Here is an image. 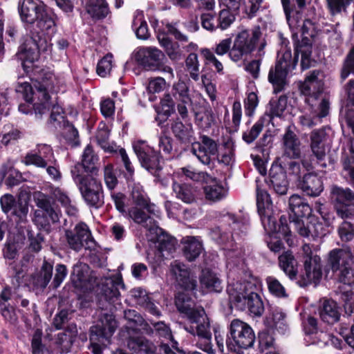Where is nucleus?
I'll return each instance as SVG.
<instances>
[{"label":"nucleus","mask_w":354,"mask_h":354,"mask_svg":"<svg viewBox=\"0 0 354 354\" xmlns=\"http://www.w3.org/2000/svg\"><path fill=\"white\" fill-rule=\"evenodd\" d=\"M30 41L26 42L19 48L17 53L18 57L21 60V66L24 71L30 75H38L41 84L38 86L39 93L45 97L46 88L53 87V80H55V75L44 68H41L35 63L39 59V52L51 50L50 42L53 34H46L44 31L39 32L34 28L30 30Z\"/></svg>","instance_id":"obj_1"},{"label":"nucleus","mask_w":354,"mask_h":354,"mask_svg":"<svg viewBox=\"0 0 354 354\" xmlns=\"http://www.w3.org/2000/svg\"><path fill=\"white\" fill-rule=\"evenodd\" d=\"M175 304L178 311L184 314L189 322L184 326V329L198 337L196 346L208 354L214 353L210 324L204 308L195 306L194 301L184 292L177 295Z\"/></svg>","instance_id":"obj_2"},{"label":"nucleus","mask_w":354,"mask_h":354,"mask_svg":"<svg viewBox=\"0 0 354 354\" xmlns=\"http://www.w3.org/2000/svg\"><path fill=\"white\" fill-rule=\"evenodd\" d=\"M261 288V282L251 274H245V279L230 281L227 287L231 307L239 310L246 308L254 317H260L264 312V305L257 292Z\"/></svg>","instance_id":"obj_3"},{"label":"nucleus","mask_w":354,"mask_h":354,"mask_svg":"<svg viewBox=\"0 0 354 354\" xmlns=\"http://www.w3.org/2000/svg\"><path fill=\"white\" fill-rule=\"evenodd\" d=\"M19 12L21 19L26 24V28L30 31L37 28L46 34H53L55 24L53 18L45 8L44 3L39 0H20Z\"/></svg>","instance_id":"obj_4"},{"label":"nucleus","mask_w":354,"mask_h":354,"mask_svg":"<svg viewBox=\"0 0 354 354\" xmlns=\"http://www.w3.org/2000/svg\"><path fill=\"white\" fill-rule=\"evenodd\" d=\"M289 207L295 218L290 221L292 227L301 236L305 238H315L322 234L323 225L319 222L306 223L301 218L311 214L312 209L310 205L297 194L291 196L289 198Z\"/></svg>","instance_id":"obj_5"},{"label":"nucleus","mask_w":354,"mask_h":354,"mask_svg":"<svg viewBox=\"0 0 354 354\" xmlns=\"http://www.w3.org/2000/svg\"><path fill=\"white\" fill-rule=\"evenodd\" d=\"M317 71H313L306 77L301 86V93L306 96L305 102L307 104L306 109L315 118L319 120L326 117L329 112V102L322 95V83L318 80Z\"/></svg>","instance_id":"obj_6"},{"label":"nucleus","mask_w":354,"mask_h":354,"mask_svg":"<svg viewBox=\"0 0 354 354\" xmlns=\"http://www.w3.org/2000/svg\"><path fill=\"white\" fill-rule=\"evenodd\" d=\"M297 61L298 54L297 53L292 57L290 48H288L287 46L281 47L277 53L275 64L270 68L268 76V82L272 85L274 93L284 90L288 84V75L295 68Z\"/></svg>","instance_id":"obj_7"},{"label":"nucleus","mask_w":354,"mask_h":354,"mask_svg":"<svg viewBox=\"0 0 354 354\" xmlns=\"http://www.w3.org/2000/svg\"><path fill=\"white\" fill-rule=\"evenodd\" d=\"M80 168V165L72 167L71 173L73 180L86 203L90 207L99 208L104 204L102 184L91 175L81 176L79 170Z\"/></svg>","instance_id":"obj_8"},{"label":"nucleus","mask_w":354,"mask_h":354,"mask_svg":"<svg viewBox=\"0 0 354 354\" xmlns=\"http://www.w3.org/2000/svg\"><path fill=\"white\" fill-rule=\"evenodd\" d=\"M328 265L340 283H354V260L350 249L335 248L328 253Z\"/></svg>","instance_id":"obj_9"},{"label":"nucleus","mask_w":354,"mask_h":354,"mask_svg":"<svg viewBox=\"0 0 354 354\" xmlns=\"http://www.w3.org/2000/svg\"><path fill=\"white\" fill-rule=\"evenodd\" d=\"M38 75H32V80H35L36 83L34 84V88L28 82H18L16 86L15 91L17 93H19L22 95V97L26 102L35 101L34 102V111L35 115L37 118H41L44 114H46L49 111L48 99L50 97V93L57 92L54 82L55 80H53V87L50 88H45L46 95L43 97L41 93L38 92V86L41 84V80H39Z\"/></svg>","instance_id":"obj_10"},{"label":"nucleus","mask_w":354,"mask_h":354,"mask_svg":"<svg viewBox=\"0 0 354 354\" xmlns=\"http://www.w3.org/2000/svg\"><path fill=\"white\" fill-rule=\"evenodd\" d=\"M261 36L259 26L239 31L234 39L230 58L234 62L245 61L256 48Z\"/></svg>","instance_id":"obj_11"},{"label":"nucleus","mask_w":354,"mask_h":354,"mask_svg":"<svg viewBox=\"0 0 354 354\" xmlns=\"http://www.w3.org/2000/svg\"><path fill=\"white\" fill-rule=\"evenodd\" d=\"M117 322L112 313H100L97 324L90 328V342L93 354H102L101 344H110V339L115 333Z\"/></svg>","instance_id":"obj_12"},{"label":"nucleus","mask_w":354,"mask_h":354,"mask_svg":"<svg viewBox=\"0 0 354 354\" xmlns=\"http://www.w3.org/2000/svg\"><path fill=\"white\" fill-rule=\"evenodd\" d=\"M248 227V219L241 221L234 214L227 212L221 216L220 225L214 234L218 235L217 241L219 243H230L245 235Z\"/></svg>","instance_id":"obj_13"},{"label":"nucleus","mask_w":354,"mask_h":354,"mask_svg":"<svg viewBox=\"0 0 354 354\" xmlns=\"http://www.w3.org/2000/svg\"><path fill=\"white\" fill-rule=\"evenodd\" d=\"M254 341V333L248 324L239 319L230 322L226 342L231 349L249 348L253 346Z\"/></svg>","instance_id":"obj_14"},{"label":"nucleus","mask_w":354,"mask_h":354,"mask_svg":"<svg viewBox=\"0 0 354 354\" xmlns=\"http://www.w3.org/2000/svg\"><path fill=\"white\" fill-rule=\"evenodd\" d=\"M133 149L141 166L153 176H158L163 164L160 151H156L144 140L134 141Z\"/></svg>","instance_id":"obj_15"},{"label":"nucleus","mask_w":354,"mask_h":354,"mask_svg":"<svg viewBox=\"0 0 354 354\" xmlns=\"http://www.w3.org/2000/svg\"><path fill=\"white\" fill-rule=\"evenodd\" d=\"M120 288H124L122 279L120 276L106 278L102 284L99 295L98 306L102 310L112 311L120 303Z\"/></svg>","instance_id":"obj_16"},{"label":"nucleus","mask_w":354,"mask_h":354,"mask_svg":"<svg viewBox=\"0 0 354 354\" xmlns=\"http://www.w3.org/2000/svg\"><path fill=\"white\" fill-rule=\"evenodd\" d=\"M302 250L305 255L304 271L299 276L297 283L305 287L312 283H317L322 276L321 259L318 255L313 254L309 244H304Z\"/></svg>","instance_id":"obj_17"},{"label":"nucleus","mask_w":354,"mask_h":354,"mask_svg":"<svg viewBox=\"0 0 354 354\" xmlns=\"http://www.w3.org/2000/svg\"><path fill=\"white\" fill-rule=\"evenodd\" d=\"M330 194L337 215L342 218H354V192L335 185Z\"/></svg>","instance_id":"obj_18"},{"label":"nucleus","mask_w":354,"mask_h":354,"mask_svg":"<svg viewBox=\"0 0 354 354\" xmlns=\"http://www.w3.org/2000/svg\"><path fill=\"white\" fill-rule=\"evenodd\" d=\"M65 236L69 248L76 252L83 248L91 250L95 247L91 231L84 223L77 224L73 230H66Z\"/></svg>","instance_id":"obj_19"},{"label":"nucleus","mask_w":354,"mask_h":354,"mask_svg":"<svg viewBox=\"0 0 354 354\" xmlns=\"http://www.w3.org/2000/svg\"><path fill=\"white\" fill-rule=\"evenodd\" d=\"M2 211L5 214H10L16 217L17 222H24L28 213V201L24 198L23 191L19 194L18 199L9 194H6L1 197L0 199Z\"/></svg>","instance_id":"obj_20"},{"label":"nucleus","mask_w":354,"mask_h":354,"mask_svg":"<svg viewBox=\"0 0 354 354\" xmlns=\"http://www.w3.org/2000/svg\"><path fill=\"white\" fill-rule=\"evenodd\" d=\"M56 159L53 148L47 144H37L36 147L28 152L22 160V162L26 165H34L37 168L46 167L53 160Z\"/></svg>","instance_id":"obj_21"},{"label":"nucleus","mask_w":354,"mask_h":354,"mask_svg":"<svg viewBox=\"0 0 354 354\" xmlns=\"http://www.w3.org/2000/svg\"><path fill=\"white\" fill-rule=\"evenodd\" d=\"M155 330V335L160 339V354H176V352L183 353L178 347V343L172 335L169 325L164 322H158L151 324Z\"/></svg>","instance_id":"obj_22"},{"label":"nucleus","mask_w":354,"mask_h":354,"mask_svg":"<svg viewBox=\"0 0 354 354\" xmlns=\"http://www.w3.org/2000/svg\"><path fill=\"white\" fill-rule=\"evenodd\" d=\"M136 59L139 65L147 71H156L165 58V54L156 47H143L136 53Z\"/></svg>","instance_id":"obj_23"},{"label":"nucleus","mask_w":354,"mask_h":354,"mask_svg":"<svg viewBox=\"0 0 354 354\" xmlns=\"http://www.w3.org/2000/svg\"><path fill=\"white\" fill-rule=\"evenodd\" d=\"M217 142L207 136H201V141L192 144L191 151L198 160L205 165L212 162V156L218 153Z\"/></svg>","instance_id":"obj_24"},{"label":"nucleus","mask_w":354,"mask_h":354,"mask_svg":"<svg viewBox=\"0 0 354 354\" xmlns=\"http://www.w3.org/2000/svg\"><path fill=\"white\" fill-rule=\"evenodd\" d=\"M170 94L176 102L178 114L182 119H187L189 115L187 106L192 102L187 84L179 80L174 84Z\"/></svg>","instance_id":"obj_25"},{"label":"nucleus","mask_w":354,"mask_h":354,"mask_svg":"<svg viewBox=\"0 0 354 354\" xmlns=\"http://www.w3.org/2000/svg\"><path fill=\"white\" fill-rule=\"evenodd\" d=\"M130 196L132 203L139 207L147 210L149 214L155 216L157 218H160L161 212L160 209L153 203L145 191L143 186L140 183H133L130 188Z\"/></svg>","instance_id":"obj_26"},{"label":"nucleus","mask_w":354,"mask_h":354,"mask_svg":"<svg viewBox=\"0 0 354 354\" xmlns=\"http://www.w3.org/2000/svg\"><path fill=\"white\" fill-rule=\"evenodd\" d=\"M144 209L135 206L129 209L127 214L135 223L142 225L150 233L161 232L162 228L158 226V222L154 218L156 217L148 212L147 214Z\"/></svg>","instance_id":"obj_27"},{"label":"nucleus","mask_w":354,"mask_h":354,"mask_svg":"<svg viewBox=\"0 0 354 354\" xmlns=\"http://www.w3.org/2000/svg\"><path fill=\"white\" fill-rule=\"evenodd\" d=\"M258 213L260 216L263 228L268 233L281 232L285 235L290 234V227L286 223V218L284 216L280 217V225H279L277 222V218L273 214L272 208L259 212Z\"/></svg>","instance_id":"obj_28"},{"label":"nucleus","mask_w":354,"mask_h":354,"mask_svg":"<svg viewBox=\"0 0 354 354\" xmlns=\"http://www.w3.org/2000/svg\"><path fill=\"white\" fill-rule=\"evenodd\" d=\"M170 270L178 286L185 290H194L197 286L196 280L190 277L189 269L183 263L174 261L171 263Z\"/></svg>","instance_id":"obj_29"},{"label":"nucleus","mask_w":354,"mask_h":354,"mask_svg":"<svg viewBox=\"0 0 354 354\" xmlns=\"http://www.w3.org/2000/svg\"><path fill=\"white\" fill-rule=\"evenodd\" d=\"M292 17L298 20L297 26L292 27L289 25L292 31L297 32L299 31L302 37V42L304 45L309 46L312 40L315 37L318 32V29L315 23L310 19H301V14L299 11L293 10Z\"/></svg>","instance_id":"obj_30"},{"label":"nucleus","mask_w":354,"mask_h":354,"mask_svg":"<svg viewBox=\"0 0 354 354\" xmlns=\"http://www.w3.org/2000/svg\"><path fill=\"white\" fill-rule=\"evenodd\" d=\"M310 149L317 158V162L322 168L326 167V163L324 162L326 158V133L324 129L314 130L310 133Z\"/></svg>","instance_id":"obj_31"},{"label":"nucleus","mask_w":354,"mask_h":354,"mask_svg":"<svg viewBox=\"0 0 354 354\" xmlns=\"http://www.w3.org/2000/svg\"><path fill=\"white\" fill-rule=\"evenodd\" d=\"M183 257L190 262L194 261L204 250L202 241L198 236H186L180 240Z\"/></svg>","instance_id":"obj_32"},{"label":"nucleus","mask_w":354,"mask_h":354,"mask_svg":"<svg viewBox=\"0 0 354 354\" xmlns=\"http://www.w3.org/2000/svg\"><path fill=\"white\" fill-rule=\"evenodd\" d=\"M299 187L304 193L313 197L320 195L324 189L322 178L314 173L305 174L299 180Z\"/></svg>","instance_id":"obj_33"},{"label":"nucleus","mask_w":354,"mask_h":354,"mask_svg":"<svg viewBox=\"0 0 354 354\" xmlns=\"http://www.w3.org/2000/svg\"><path fill=\"white\" fill-rule=\"evenodd\" d=\"M283 153L290 158H298L301 155V142L297 136L288 127L283 137Z\"/></svg>","instance_id":"obj_34"},{"label":"nucleus","mask_w":354,"mask_h":354,"mask_svg":"<svg viewBox=\"0 0 354 354\" xmlns=\"http://www.w3.org/2000/svg\"><path fill=\"white\" fill-rule=\"evenodd\" d=\"M270 186L278 195H285L288 189L286 174L280 167H272L270 170Z\"/></svg>","instance_id":"obj_35"},{"label":"nucleus","mask_w":354,"mask_h":354,"mask_svg":"<svg viewBox=\"0 0 354 354\" xmlns=\"http://www.w3.org/2000/svg\"><path fill=\"white\" fill-rule=\"evenodd\" d=\"M51 196L39 192L35 196L37 206L41 209L45 214L48 216L53 223H57L59 221L61 212L53 207Z\"/></svg>","instance_id":"obj_36"},{"label":"nucleus","mask_w":354,"mask_h":354,"mask_svg":"<svg viewBox=\"0 0 354 354\" xmlns=\"http://www.w3.org/2000/svg\"><path fill=\"white\" fill-rule=\"evenodd\" d=\"M200 283L201 288L207 292H220L223 289L221 280L209 269L202 270Z\"/></svg>","instance_id":"obj_37"},{"label":"nucleus","mask_w":354,"mask_h":354,"mask_svg":"<svg viewBox=\"0 0 354 354\" xmlns=\"http://www.w3.org/2000/svg\"><path fill=\"white\" fill-rule=\"evenodd\" d=\"M205 198L212 202H218L224 199L227 194L228 189L220 180H212L203 187Z\"/></svg>","instance_id":"obj_38"},{"label":"nucleus","mask_w":354,"mask_h":354,"mask_svg":"<svg viewBox=\"0 0 354 354\" xmlns=\"http://www.w3.org/2000/svg\"><path fill=\"white\" fill-rule=\"evenodd\" d=\"M340 315L339 308L333 300H325L319 309L320 318L328 324L337 322Z\"/></svg>","instance_id":"obj_39"},{"label":"nucleus","mask_w":354,"mask_h":354,"mask_svg":"<svg viewBox=\"0 0 354 354\" xmlns=\"http://www.w3.org/2000/svg\"><path fill=\"white\" fill-rule=\"evenodd\" d=\"M50 195L53 200L59 203L65 208L68 215L75 216L77 214V209L72 204V201L66 191L59 187H51Z\"/></svg>","instance_id":"obj_40"},{"label":"nucleus","mask_w":354,"mask_h":354,"mask_svg":"<svg viewBox=\"0 0 354 354\" xmlns=\"http://www.w3.org/2000/svg\"><path fill=\"white\" fill-rule=\"evenodd\" d=\"M156 236L152 237L151 239L157 243V248L162 254V257L165 253L171 254L175 251L176 241V239L165 233L163 230L161 232L153 233Z\"/></svg>","instance_id":"obj_41"},{"label":"nucleus","mask_w":354,"mask_h":354,"mask_svg":"<svg viewBox=\"0 0 354 354\" xmlns=\"http://www.w3.org/2000/svg\"><path fill=\"white\" fill-rule=\"evenodd\" d=\"M127 347L135 353L155 354L154 345L142 336L130 337L127 340Z\"/></svg>","instance_id":"obj_42"},{"label":"nucleus","mask_w":354,"mask_h":354,"mask_svg":"<svg viewBox=\"0 0 354 354\" xmlns=\"http://www.w3.org/2000/svg\"><path fill=\"white\" fill-rule=\"evenodd\" d=\"M98 161V157L95 154L93 149L91 145H88L82 153V162L77 163L75 165L81 166L79 169L81 176H86L84 172L93 173L95 170V165Z\"/></svg>","instance_id":"obj_43"},{"label":"nucleus","mask_w":354,"mask_h":354,"mask_svg":"<svg viewBox=\"0 0 354 354\" xmlns=\"http://www.w3.org/2000/svg\"><path fill=\"white\" fill-rule=\"evenodd\" d=\"M279 265L281 269L290 279L295 278L297 273V261L292 252H284L279 257Z\"/></svg>","instance_id":"obj_44"},{"label":"nucleus","mask_w":354,"mask_h":354,"mask_svg":"<svg viewBox=\"0 0 354 354\" xmlns=\"http://www.w3.org/2000/svg\"><path fill=\"white\" fill-rule=\"evenodd\" d=\"M86 9L94 19H104L109 13V6L105 0H88Z\"/></svg>","instance_id":"obj_45"},{"label":"nucleus","mask_w":354,"mask_h":354,"mask_svg":"<svg viewBox=\"0 0 354 354\" xmlns=\"http://www.w3.org/2000/svg\"><path fill=\"white\" fill-rule=\"evenodd\" d=\"M158 39L160 46L163 48L171 60L178 61L180 59L181 50L178 42L174 41L165 35H159Z\"/></svg>","instance_id":"obj_46"},{"label":"nucleus","mask_w":354,"mask_h":354,"mask_svg":"<svg viewBox=\"0 0 354 354\" xmlns=\"http://www.w3.org/2000/svg\"><path fill=\"white\" fill-rule=\"evenodd\" d=\"M171 131L175 137L182 142H191L194 138V131L192 124H184L176 121L171 125Z\"/></svg>","instance_id":"obj_47"},{"label":"nucleus","mask_w":354,"mask_h":354,"mask_svg":"<svg viewBox=\"0 0 354 354\" xmlns=\"http://www.w3.org/2000/svg\"><path fill=\"white\" fill-rule=\"evenodd\" d=\"M173 192L177 198L185 203H192L195 201L194 188L187 184L173 183Z\"/></svg>","instance_id":"obj_48"},{"label":"nucleus","mask_w":354,"mask_h":354,"mask_svg":"<svg viewBox=\"0 0 354 354\" xmlns=\"http://www.w3.org/2000/svg\"><path fill=\"white\" fill-rule=\"evenodd\" d=\"M132 28L135 30L136 37L140 39H147L149 36L148 26L144 19L142 11L136 10L133 15Z\"/></svg>","instance_id":"obj_49"},{"label":"nucleus","mask_w":354,"mask_h":354,"mask_svg":"<svg viewBox=\"0 0 354 354\" xmlns=\"http://www.w3.org/2000/svg\"><path fill=\"white\" fill-rule=\"evenodd\" d=\"M53 270V263L44 260L39 272L35 278V285L41 288H45L52 279Z\"/></svg>","instance_id":"obj_50"},{"label":"nucleus","mask_w":354,"mask_h":354,"mask_svg":"<svg viewBox=\"0 0 354 354\" xmlns=\"http://www.w3.org/2000/svg\"><path fill=\"white\" fill-rule=\"evenodd\" d=\"M10 163H6L0 168V178H4L6 174L9 173V176L6 180V184L10 187L19 185L23 178L21 174L13 169Z\"/></svg>","instance_id":"obj_51"},{"label":"nucleus","mask_w":354,"mask_h":354,"mask_svg":"<svg viewBox=\"0 0 354 354\" xmlns=\"http://www.w3.org/2000/svg\"><path fill=\"white\" fill-rule=\"evenodd\" d=\"M88 266L79 262L74 265L71 273V280L75 287H80L87 281Z\"/></svg>","instance_id":"obj_52"},{"label":"nucleus","mask_w":354,"mask_h":354,"mask_svg":"<svg viewBox=\"0 0 354 354\" xmlns=\"http://www.w3.org/2000/svg\"><path fill=\"white\" fill-rule=\"evenodd\" d=\"M219 163L225 165H230L234 161V149L232 144L225 142L218 147V153L215 156Z\"/></svg>","instance_id":"obj_53"},{"label":"nucleus","mask_w":354,"mask_h":354,"mask_svg":"<svg viewBox=\"0 0 354 354\" xmlns=\"http://www.w3.org/2000/svg\"><path fill=\"white\" fill-rule=\"evenodd\" d=\"M259 180H256L257 183V206L259 212L264 211L272 208L273 205L270 194L264 189H261L259 185Z\"/></svg>","instance_id":"obj_54"},{"label":"nucleus","mask_w":354,"mask_h":354,"mask_svg":"<svg viewBox=\"0 0 354 354\" xmlns=\"http://www.w3.org/2000/svg\"><path fill=\"white\" fill-rule=\"evenodd\" d=\"M269 292L274 297L286 298L288 297L286 289L274 277L269 276L266 279Z\"/></svg>","instance_id":"obj_55"},{"label":"nucleus","mask_w":354,"mask_h":354,"mask_svg":"<svg viewBox=\"0 0 354 354\" xmlns=\"http://www.w3.org/2000/svg\"><path fill=\"white\" fill-rule=\"evenodd\" d=\"M264 126L263 118L259 119L254 124L248 129L243 133L242 138L248 144H251L255 139L259 136Z\"/></svg>","instance_id":"obj_56"},{"label":"nucleus","mask_w":354,"mask_h":354,"mask_svg":"<svg viewBox=\"0 0 354 354\" xmlns=\"http://www.w3.org/2000/svg\"><path fill=\"white\" fill-rule=\"evenodd\" d=\"M173 139L166 135H160L158 138V147L165 155H168L169 158L174 157L176 154L173 147Z\"/></svg>","instance_id":"obj_57"},{"label":"nucleus","mask_w":354,"mask_h":354,"mask_svg":"<svg viewBox=\"0 0 354 354\" xmlns=\"http://www.w3.org/2000/svg\"><path fill=\"white\" fill-rule=\"evenodd\" d=\"M185 64L190 77L194 80L198 81L199 80V62L197 54L194 53L189 54L185 60Z\"/></svg>","instance_id":"obj_58"},{"label":"nucleus","mask_w":354,"mask_h":354,"mask_svg":"<svg viewBox=\"0 0 354 354\" xmlns=\"http://www.w3.org/2000/svg\"><path fill=\"white\" fill-rule=\"evenodd\" d=\"M196 122L202 129L209 128L214 122V116L210 107L205 109L203 112L196 113Z\"/></svg>","instance_id":"obj_59"},{"label":"nucleus","mask_w":354,"mask_h":354,"mask_svg":"<svg viewBox=\"0 0 354 354\" xmlns=\"http://www.w3.org/2000/svg\"><path fill=\"white\" fill-rule=\"evenodd\" d=\"M136 303L140 306L144 308L153 315L156 317H160L161 315V312L146 292L143 294L141 297L137 299Z\"/></svg>","instance_id":"obj_60"},{"label":"nucleus","mask_w":354,"mask_h":354,"mask_svg":"<svg viewBox=\"0 0 354 354\" xmlns=\"http://www.w3.org/2000/svg\"><path fill=\"white\" fill-rule=\"evenodd\" d=\"M113 55L110 53L106 55L97 65V73L98 75L104 77L110 74L113 64Z\"/></svg>","instance_id":"obj_61"},{"label":"nucleus","mask_w":354,"mask_h":354,"mask_svg":"<svg viewBox=\"0 0 354 354\" xmlns=\"http://www.w3.org/2000/svg\"><path fill=\"white\" fill-rule=\"evenodd\" d=\"M41 168L46 169V174L53 181L59 182L62 180V174L57 159H55L49 164H47L46 167H42Z\"/></svg>","instance_id":"obj_62"},{"label":"nucleus","mask_w":354,"mask_h":354,"mask_svg":"<svg viewBox=\"0 0 354 354\" xmlns=\"http://www.w3.org/2000/svg\"><path fill=\"white\" fill-rule=\"evenodd\" d=\"M235 20L234 15L230 10L223 9L220 11L217 18L218 28L225 30L234 22Z\"/></svg>","instance_id":"obj_63"},{"label":"nucleus","mask_w":354,"mask_h":354,"mask_svg":"<svg viewBox=\"0 0 354 354\" xmlns=\"http://www.w3.org/2000/svg\"><path fill=\"white\" fill-rule=\"evenodd\" d=\"M201 26L210 32L214 31L218 28L217 18L212 13H203L201 15Z\"/></svg>","instance_id":"obj_64"}]
</instances>
